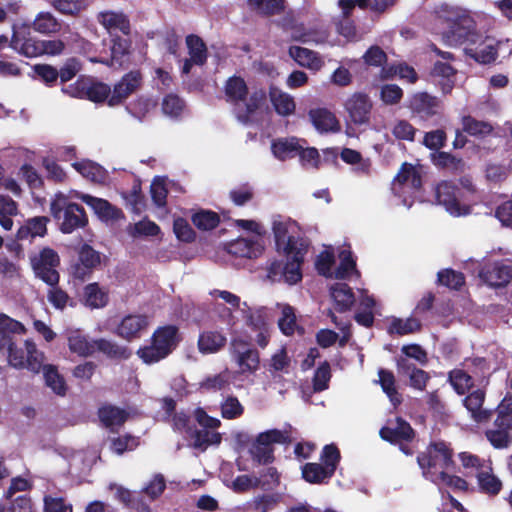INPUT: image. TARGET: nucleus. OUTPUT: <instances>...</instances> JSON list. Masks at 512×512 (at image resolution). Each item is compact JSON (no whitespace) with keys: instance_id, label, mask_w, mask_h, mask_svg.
I'll return each mask as SVG.
<instances>
[{"instance_id":"1","label":"nucleus","mask_w":512,"mask_h":512,"mask_svg":"<svg viewBox=\"0 0 512 512\" xmlns=\"http://www.w3.org/2000/svg\"><path fill=\"white\" fill-rule=\"evenodd\" d=\"M453 455L450 443L443 440L430 442L426 449L417 455V463L423 477L438 484L439 477L454 467Z\"/></svg>"},{"instance_id":"2","label":"nucleus","mask_w":512,"mask_h":512,"mask_svg":"<svg viewBox=\"0 0 512 512\" xmlns=\"http://www.w3.org/2000/svg\"><path fill=\"white\" fill-rule=\"evenodd\" d=\"M10 47L25 57H38L41 55H58L64 49L61 40H37L31 36L28 26H13Z\"/></svg>"},{"instance_id":"3","label":"nucleus","mask_w":512,"mask_h":512,"mask_svg":"<svg viewBox=\"0 0 512 512\" xmlns=\"http://www.w3.org/2000/svg\"><path fill=\"white\" fill-rule=\"evenodd\" d=\"M496 418L484 435L494 449H507L512 444V394L507 393L494 409Z\"/></svg>"},{"instance_id":"4","label":"nucleus","mask_w":512,"mask_h":512,"mask_svg":"<svg viewBox=\"0 0 512 512\" xmlns=\"http://www.w3.org/2000/svg\"><path fill=\"white\" fill-rule=\"evenodd\" d=\"M50 212L54 219L59 221L61 232L72 233L78 228L87 224V216L84 209L69 201V198L62 194H56L50 203Z\"/></svg>"},{"instance_id":"5","label":"nucleus","mask_w":512,"mask_h":512,"mask_svg":"<svg viewBox=\"0 0 512 512\" xmlns=\"http://www.w3.org/2000/svg\"><path fill=\"white\" fill-rule=\"evenodd\" d=\"M290 435L279 429H270L257 435L249 448L253 462L258 465H269L274 462V444H289Z\"/></svg>"},{"instance_id":"6","label":"nucleus","mask_w":512,"mask_h":512,"mask_svg":"<svg viewBox=\"0 0 512 512\" xmlns=\"http://www.w3.org/2000/svg\"><path fill=\"white\" fill-rule=\"evenodd\" d=\"M307 244H300L290 253H281L286 257V263L274 262L271 264L268 277L272 281H285L288 284H295L301 280V264L307 253Z\"/></svg>"},{"instance_id":"7","label":"nucleus","mask_w":512,"mask_h":512,"mask_svg":"<svg viewBox=\"0 0 512 512\" xmlns=\"http://www.w3.org/2000/svg\"><path fill=\"white\" fill-rule=\"evenodd\" d=\"M415 435V430L410 423L402 417H396L393 420L389 419L386 425L379 431V436L382 440L392 445H398L405 455H412L413 451L408 446V443L414 440Z\"/></svg>"},{"instance_id":"8","label":"nucleus","mask_w":512,"mask_h":512,"mask_svg":"<svg viewBox=\"0 0 512 512\" xmlns=\"http://www.w3.org/2000/svg\"><path fill=\"white\" fill-rule=\"evenodd\" d=\"M272 229L275 237L277 251L279 253H290L300 244H307L299 236L297 224L289 218L276 216L273 218Z\"/></svg>"},{"instance_id":"9","label":"nucleus","mask_w":512,"mask_h":512,"mask_svg":"<svg viewBox=\"0 0 512 512\" xmlns=\"http://www.w3.org/2000/svg\"><path fill=\"white\" fill-rule=\"evenodd\" d=\"M7 352L8 363L12 367L17 369L27 368L34 373L41 371L44 354L37 350L33 341H25V350L17 347L14 343L12 346H9Z\"/></svg>"},{"instance_id":"10","label":"nucleus","mask_w":512,"mask_h":512,"mask_svg":"<svg viewBox=\"0 0 512 512\" xmlns=\"http://www.w3.org/2000/svg\"><path fill=\"white\" fill-rule=\"evenodd\" d=\"M421 186V173L417 166L404 163L392 183L395 195L403 198V204L410 207L407 196H413Z\"/></svg>"},{"instance_id":"11","label":"nucleus","mask_w":512,"mask_h":512,"mask_svg":"<svg viewBox=\"0 0 512 512\" xmlns=\"http://www.w3.org/2000/svg\"><path fill=\"white\" fill-rule=\"evenodd\" d=\"M230 354L242 373H255L260 366V354L250 342L242 336H236L230 342Z\"/></svg>"},{"instance_id":"12","label":"nucleus","mask_w":512,"mask_h":512,"mask_svg":"<svg viewBox=\"0 0 512 512\" xmlns=\"http://www.w3.org/2000/svg\"><path fill=\"white\" fill-rule=\"evenodd\" d=\"M30 260L37 277L51 286L58 283L59 274L57 267L59 266L60 258L55 250L45 247L39 253L31 256Z\"/></svg>"},{"instance_id":"13","label":"nucleus","mask_w":512,"mask_h":512,"mask_svg":"<svg viewBox=\"0 0 512 512\" xmlns=\"http://www.w3.org/2000/svg\"><path fill=\"white\" fill-rule=\"evenodd\" d=\"M435 193L438 203L443 205L451 215L463 216L470 213V207L460 202L465 197L464 192L452 182H440L436 186Z\"/></svg>"},{"instance_id":"14","label":"nucleus","mask_w":512,"mask_h":512,"mask_svg":"<svg viewBox=\"0 0 512 512\" xmlns=\"http://www.w3.org/2000/svg\"><path fill=\"white\" fill-rule=\"evenodd\" d=\"M466 42L465 53L477 62L486 64L496 59L497 49L494 39L469 32Z\"/></svg>"},{"instance_id":"15","label":"nucleus","mask_w":512,"mask_h":512,"mask_svg":"<svg viewBox=\"0 0 512 512\" xmlns=\"http://www.w3.org/2000/svg\"><path fill=\"white\" fill-rule=\"evenodd\" d=\"M63 91L75 98H87L94 102L109 100L111 89L104 83H92L89 79H78Z\"/></svg>"},{"instance_id":"16","label":"nucleus","mask_w":512,"mask_h":512,"mask_svg":"<svg viewBox=\"0 0 512 512\" xmlns=\"http://www.w3.org/2000/svg\"><path fill=\"white\" fill-rule=\"evenodd\" d=\"M486 399V391L477 388L469 392L463 399L462 404L470 414L471 419L476 423H486L491 420L493 410L483 407Z\"/></svg>"},{"instance_id":"17","label":"nucleus","mask_w":512,"mask_h":512,"mask_svg":"<svg viewBox=\"0 0 512 512\" xmlns=\"http://www.w3.org/2000/svg\"><path fill=\"white\" fill-rule=\"evenodd\" d=\"M142 82V76L138 71H131L125 74L111 91L108 100L110 106H116L125 101L131 94L136 92Z\"/></svg>"},{"instance_id":"18","label":"nucleus","mask_w":512,"mask_h":512,"mask_svg":"<svg viewBox=\"0 0 512 512\" xmlns=\"http://www.w3.org/2000/svg\"><path fill=\"white\" fill-rule=\"evenodd\" d=\"M344 108L353 123L364 124L369 120L372 103L366 94L356 92L346 99Z\"/></svg>"},{"instance_id":"19","label":"nucleus","mask_w":512,"mask_h":512,"mask_svg":"<svg viewBox=\"0 0 512 512\" xmlns=\"http://www.w3.org/2000/svg\"><path fill=\"white\" fill-rule=\"evenodd\" d=\"M308 118L316 131L321 134L337 133L341 129L339 120L335 114L327 108L317 107L310 109Z\"/></svg>"},{"instance_id":"20","label":"nucleus","mask_w":512,"mask_h":512,"mask_svg":"<svg viewBox=\"0 0 512 512\" xmlns=\"http://www.w3.org/2000/svg\"><path fill=\"white\" fill-rule=\"evenodd\" d=\"M71 197L83 201L85 204L91 207L95 214H97V216L102 220H116L122 217V212L105 199L93 197L89 194H84L77 191L72 192Z\"/></svg>"},{"instance_id":"21","label":"nucleus","mask_w":512,"mask_h":512,"mask_svg":"<svg viewBox=\"0 0 512 512\" xmlns=\"http://www.w3.org/2000/svg\"><path fill=\"white\" fill-rule=\"evenodd\" d=\"M225 311L226 313L223 314L222 317L234 320H261L273 316L268 308L260 307L252 309L245 302H241L239 297L238 303L226 304Z\"/></svg>"},{"instance_id":"22","label":"nucleus","mask_w":512,"mask_h":512,"mask_svg":"<svg viewBox=\"0 0 512 512\" xmlns=\"http://www.w3.org/2000/svg\"><path fill=\"white\" fill-rule=\"evenodd\" d=\"M480 277L492 287L507 285L512 278V268L504 262H495L480 272Z\"/></svg>"},{"instance_id":"23","label":"nucleus","mask_w":512,"mask_h":512,"mask_svg":"<svg viewBox=\"0 0 512 512\" xmlns=\"http://www.w3.org/2000/svg\"><path fill=\"white\" fill-rule=\"evenodd\" d=\"M289 55L299 66L314 72L321 70L325 63L318 52L300 46H291Z\"/></svg>"},{"instance_id":"24","label":"nucleus","mask_w":512,"mask_h":512,"mask_svg":"<svg viewBox=\"0 0 512 512\" xmlns=\"http://www.w3.org/2000/svg\"><path fill=\"white\" fill-rule=\"evenodd\" d=\"M151 339L158 344L165 353L170 355L179 345L181 335L175 325L158 327L152 334Z\"/></svg>"},{"instance_id":"25","label":"nucleus","mask_w":512,"mask_h":512,"mask_svg":"<svg viewBox=\"0 0 512 512\" xmlns=\"http://www.w3.org/2000/svg\"><path fill=\"white\" fill-rule=\"evenodd\" d=\"M431 76L443 94H450L456 84L457 71L451 65L439 61L434 64Z\"/></svg>"},{"instance_id":"26","label":"nucleus","mask_w":512,"mask_h":512,"mask_svg":"<svg viewBox=\"0 0 512 512\" xmlns=\"http://www.w3.org/2000/svg\"><path fill=\"white\" fill-rule=\"evenodd\" d=\"M97 416L104 427L113 431L114 427H121L127 421L129 413L123 408L105 403L98 408Z\"/></svg>"},{"instance_id":"27","label":"nucleus","mask_w":512,"mask_h":512,"mask_svg":"<svg viewBox=\"0 0 512 512\" xmlns=\"http://www.w3.org/2000/svg\"><path fill=\"white\" fill-rule=\"evenodd\" d=\"M230 253L246 258H256L263 251L261 237H240L229 245Z\"/></svg>"},{"instance_id":"28","label":"nucleus","mask_w":512,"mask_h":512,"mask_svg":"<svg viewBox=\"0 0 512 512\" xmlns=\"http://www.w3.org/2000/svg\"><path fill=\"white\" fill-rule=\"evenodd\" d=\"M397 369L399 374L409 377L410 386L417 390H424L428 380L430 379V376L426 371L417 368L407 358L400 357L397 360Z\"/></svg>"},{"instance_id":"29","label":"nucleus","mask_w":512,"mask_h":512,"mask_svg":"<svg viewBox=\"0 0 512 512\" xmlns=\"http://www.w3.org/2000/svg\"><path fill=\"white\" fill-rule=\"evenodd\" d=\"M78 258L79 263L73 266V274L80 279H83L101 262L100 254L87 244L80 248Z\"/></svg>"},{"instance_id":"30","label":"nucleus","mask_w":512,"mask_h":512,"mask_svg":"<svg viewBox=\"0 0 512 512\" xmlns=\"http://www.w3.org/2000/svg\"><path fill=\"white\" fill-rule=\"evenodd\" d=\"M243 339L252 343H256L260 348L264 349L270 342L271 330L268 322H245L243 329Z\"/></svg>"},{"instance_id":"31","label":"nucleus","mask_w":512,"mask_h":512,"mask_svg":"<svg viewBox=\"0 0 512 512\" xmlns=\"http://www.w3.org/2000/svg\"><path fill=\"white\" fill-rule=\"evenodd\" d=\"M269 99L275 112L280 116L288 117L293 115L296 111L294 97L278 87H270Z\"/></svg>"},{"instance_id":"32","label":"nucleus","mask_w":512,"mask_h":512,"mask_svg":"<svg viewBox=\"0 0 512 512\" xmlns=\"http://www.w3.org/2000/svg\"><path fill=\"white\" fill-rule=\"evenodd\" d=\"M189 58L185 60L182 72L187 74L190 72L192 65H202L207 58V50L203 41L195 35H189L186 38Z\"/></svg>"},{"instance_id":"33","label":"nucleus","mask_w":512,"mask_h":512,"mask_svg":"<svg viewBox=\"0 0 512 512\" xmlns=\"http://www.w3.org/2000/svg\"><path fill=\"white\" fill-rule=\"evenodd\" d=\"M98 21L110 33L120 31L125 35L130 33V23L122 12L104 11L99 13Z\"/></svg>"},{"instance_id":"34","label":"nucleus","mask_w":512,"mask_h":512,"mask_svg":"<svg viewBox=\"0 0 512 512\" xmlns=\"http://www.w3.org/2000/svg\"><path fill=\"white\" fill-rule=\"evenodd\" d=\"M49 219L45 216H37L28 219L17 231L18 240L33 239L37 236L43 237L47 233Z\"/></svg>"},{"instance_id":"35","label":"nucleus","mask_w":512,"mask_h":512,"mask_svg":"<svg viewBox=\"0 0 512 512\" xmlns=\"http://www.w3.org/2000/svg\"><path fill=\"white\" fill-rule=\"evenodd\" d=\"M302 478L310 484H328L334 476L324 465L316 462L305 463L301 468Z\"/></svg>"},{"instance_id":"36","label":"nucleus","mask_w":512,"mask_h":512,"mask_svg":"<svg viewBox=\"0 0 512 512\" xmlns=\"http://www.w3.org/2000/svg\"><path fill=\"white\" fill-rule=\"evenodd\" d=\"M410 107L419 114L432 116L437 113L440 107V101L437 97L427 93H416L410 100Z\"/></svg>"},{"instance_id":"37","label":"nucleus","mask_w":512,"mask_h":512,"mask_svg":"<svg viewBox=\"0 0 512 512\" xmlns=\"http://www.w3.org/2000/svg\"><path fill=\"white\" fill-rule=\"evenodd\" d=\"M45 384L56 395L65 396L68 390L64 377L59 373L57 367L53 364H46L41 367Z\"/></svg>"},{"instance_id":"38","label":"nucleus","mask_w":512,"mask_h":512,"mask_svg":"<svg viewBox=\"0 0 512 512\" xmlns=\"http://www.w3.org/2000/svg\"><path fill=\"white\" fill-rule=\"evenodd\" d=\"M226 341L218 331H204L199 335L198 348L202 353H215L225 346Z\"/></svg>"},{"instance_id":"39","label":"nucleus","mask_w":512,"mask_h":512,"mask_svg":"<svg viewBox=\"0 0 512 512\" xmlns=\"http://www.w3.org/2000/svg\"><path fill=\"white\" fill-rule=\"evenodd\" d=\"M72 167L83 177L91 180L92 182L104 183L107 180L106 170L92 161L82 160L74 162Z\"/></svg>"},{"instance_id":"40","label":"nucleus","mask_w":512,"mask_h":512,"mask_svg":"<svg viewBox=\"0 0 512 512\" xmlns=\"http://www.w3.org/2000/svg\"><path fill=\"white\" fill-rule=\"evenodd\" d=\"M96 351L115 360H126L131 356V351L127 347L119 346L103 338L94 340V353Z\"/></svg>"},{"instance_id":"41","label":"nucleus","mask_w":512,"mask_h":512,"mask_svg":"<svg viewBox=\"0 0 512 512\" xmlns=\"http://www.w3.org/2000/svg\"><path fill=\"white\" fill-rule=\"evenodd\" d=\"M378 376V382L393 406L397 407L400 405L402 402V397L397 391L394 374L390 370L381 368L378 370Z\"/></svg>"},{"instance_id":"42","label":"nucleus","mask_w":512,"mask_h":512,"mask_svg":"<svg viewBox=\"0 0 512 512\" xmlns=\"http://www.w3.org/2000/svg\"><path fill=\"white\" fill-rule=\"evenodd\" d=\"M194 439L193 448L205 451L211 445H219L222 441V435L219 432H211L208 429L193 428L189 435Z\"/></svg>"},{"instance_id":"43","label":"nucleus","mask_w":512,"mask_h":512,"mask_svg":"<svg viewBox=\"0 0 512 512\" xmlns=\"http://www.w3.org/2000/svg\"><path fill=\"white\" fill-rule=\"evenodd\" d=\"M448 381L458 395L467 394L474 386V379L463 369H453L448 373Z\"/></svg>"},{"instance_id":"44","label":"nucleus","mask_w":512,"mask_h":512,"mask_svg":"<svg viewBox=\"0 0 512 512\" xmlns=\"http://www.w3.org/2000/svg\"><path fill=\"white\" fill-rule=\"evenodd\" d=\"M479 471L477 474L480 491L490 496H496L502 489L501 480L492 473V468Z\"/></svg>"},{"instance_id":"45","label":"nucleus","mask_w":512,"mask_h":512,"mask_svg":"<svg viewBox=\"0 0 512 512\" xmlns=\"http://www.w3.org/2000/svg\"><path fill=\"white\" fill-rule=\"evenodd\" d=\"M84 303L92 309L102 308L108 303L107 292L97 283L88 284L84 289Z\"/></svg>"},{"instance_id":"46","label":"nucleus","mask_w":512,"mask_h":512,"mask_svg":"<svg viewBox=\"0 0 512 512\" xmlns=\"http://www.w3.org/2000/svg\"><path fill=\"white\" fill-rule=\"evenodd\" d=\"M331 297L339 311L349 309L354 303V295L345 283H336L331 287Z\"/></svg>"},{"instance_id":"47","label":"nucleus","mask_w":512,"mask_h":512,"mask_svg":"<svg viewBox=\"0 0 512 512\" xmlns=\"http://www.w3.org/2000/svg\"><path fill=\"white\" fill-rule=\"evenodd\" d=\"M301 146L296 138L278 139L272 142L271 150L273 155L279 160H285L293 157Z\"/></svg>"},{"instance_id":"48","label":"nucleus","mask_w":512,"mask_h":512,"mask_svg":"<svg viewBox=\"0 0 512 512\" xmlns=\"http://www.w3.org/2000/svg\"><path fill=\"white\" fill-rule=\"evenodd\" d=\"M68 346L71 352L79 356H91L94 354V340L89 341L79 330H76L68 337Z\"/></svg>"},{"instance_id":"49","label":"nucleus","mask_w":512,"mask_h":512,"mask_svg":"<svg viewBox=\"0 0 512 512\" xmlns=\"http://www.w3.org/2000/svg\"><path fill=\"white\" fill-rule=\"evenodd\" d=\"M248 94L247 85L241 77H230L225 85V96L230 102L243 101Z\"/></svg>"},{"instance_id":"50","label":"nucleus","mask_w":512,"mask_h":512,"mask_svg":"<svg viewBox=\"0 0 512 512\" xmlns=\"http://www.w3.org/2000/svg\"><path fill=\"white\" fill-rule=\"evenodd\" d=\"M136 354L147 365L158 363L169 356L152 339H150L149 344L140 347Z\"/></svg>"},{"instance_id":"51","label":"nucleus","mask_w":512,"mask_h":512,"mask_svg":"<svg viewBox=\"0 0 512 512\" xmlns=\"http://www.w3.org/2000/svg\"><path fill=\"white\" fill-rule=\"evenodd\" d=\"M33 29L41 34L57 33L61 25L59 21L49 12H40L33 21Z\"/></svg>"},{"instance_id":"52","label":"nucleus","mask_w":512,"mask_h":512,"mask_svg":"<svg viewBox=\"0 0 512 512\" xmlns=\"http://www.w3.org/2000/svg\"><path fill=\"white\" fill-rule=\"evenodd\" d=\"M111 47L110 61L91 59L93 62H101L112 67H121L123 65V58L128 52L129 42L123 38H114Z\"/></svg>"},{"instance_id":"53","label":"nucleus","mask_w":512,"mask_h":512,"mask_svg":"<svg viewBox=\"0 0 512 512\" xmlns=\"http://www.w3.org/2000/svg\"><path fill=\"white\" fill-rule=\"evenodd\" d=\"M25 328L22 322H0V350L8 349L15 342L14 333H24Z\"/></svg>"},{"instance_id":"54","label":"nucleus","mask_w":512,"mask_h":512,"mask_svg":"<svg viewBox=\"0 0 512 512\" xmlns=\"http://www.w3.org/2000/svg\"><path fill=\"white\" fill-rule=\"evenodd\" d=\"M340 460V450L335 444H327L323 447L320 454V464L324 465L333 474H335Z\"/></svg>"},{"instance_id":"55","label":"nucleus","mask_w":512,"mask_h":512,"mask_svg":"<svg viewBox=\"0 0 512 512\" xmlns=\"http://www.w3.org/2000/svg\"><path fill=\"white\" fill-rule=\"evenodd\" d=\"M331 376V367L329 362H322L316 369L312 379L313 390L315 392H322L328 389Z\"/></svg>"},{"instance_id":"56","label":"nucleus","mask_w":512,"mask_h":512,"mask_svg":"<svg viewBox=\"0 0 512 512\" xmlns=\"http://www.w3.org/2000/svg\"><path fill=\"white\" fill-rule=\"evenodd\" d=\"M139 445V438L130 434L120 435L111 439L110 449L118 455L133 451Z\"/></svg>"},{"instance_id":"57","label":"nucleus","mask_w":512,"mask_h":512,"mask_svg":"<svg viewBox=\"0 0 512 512\" xmlns=\"http://www.w3.org/2000/svg\"><path fill=\"white\" fill-rule=\"evenodd\" d=\"M339 260L340 264L334 272V278L344 279L355 271V260L351 251L346 248L339 252Z\"/></svg>"},{"instance_id":"58","label":"nucleus","mask_w":512,"mask_h":512,"mask_svg":"<svg viewBox=\"0 0 512 512\" xmlns=\"http://www.w3.org/2000/svg\"><path fill=\"white\" fill-rule=\"evenodd\" d=\"M334 264V253L333 250L329 247L322 251L315 262L317 271L329 278L334 277L335 270L332 269Z\"/></svg>"},{"instance_id":"59","label":"nucleus","mask_w":512,"mask_h":512,"mask_svg":"<svg viewBox=\"0 0 512 512\" xmlns=\"http://www.w3.org/2000/svg\"><path fill=\"white\" fill-rule=\"evenodd\" d=\"M244 413V407L240 403L237 397L228 396L221 403V416L224 419L232 420L239 418Z\"/></svg>"},{"instance_id":"60","label":"nucleus","mask_w":512,"mask_h":512,"mask_svg":"<svg viewBox=\"0 0 512 512\" xmlns=\"http://www.w3.org/2000/svg\"><path fill=\"white\" fill-rule=\"evenodd\" d=\"M230 384V376L227 371L221 372L214 376L206 377L201 382V388L207 391H219L228 387Z\"/></svg>"},{"instance_id":"61","label":"nucleus","mask_w":512,"mask_h":512,"mask_svg":"<svg viewBox=\"0 0 512 512\" xmlns=\"http://www.w3.org/2000/svg\"><path fill=\"white\" fill-rule=\"evenodd\" d=\"M0 512H34L30 497L21 495L10 501L8 505L0 504Z\"/></svg>"},{"instance_id":"62","label":"nucleus","mask_w":512,"mask_h":512,"mask_svg":"<svg viewBox=\"0 0 512 512\" xmlns=\"http://www.w3.org/2000/svg\"><path fill=\"white\" fill-rule=\"evenodd\" d=\"M464 365L478 377L485 378L490 375V362L483 357L465 359Z\"/></svg>"},{"instance_id":"63","label":"nucleus","mask_w":512,"mask_h":512,"mask_svg":"<svg viewBox=\"0 0 512 512\" xmlns=\"http://www.w3.org/2000/svg\"><path fill=\"white\" fill-rule=\"evenodd\" d=\"M192 220L194 225L202 230L213 229L219 222L217 214L210 211L198 212L193 216Z\"/></svg>"},{"instance_id":"64","label":"nucleus","mask_w":512,"mask_h":512,"mask_svg":"<svg viewBox=\"0 0 512 512\" xmlns=\"http://www.w3.org/2000/svg\"><path fill=\"white\" fill-rule=\"evenodd\" d=\"M43 501L45 512H73L72 505L66 503L63 497L46 495Z\"/></svg>"}]
</instances>
